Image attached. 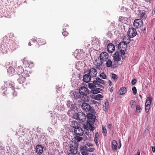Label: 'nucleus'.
<instances>
[{
	"label": "nucleus",
	"instance_id": "obj_49",
	"mask_svg": "<svg viewBox=\"0 0 155 155\" xmlns=\"http://www.w3.org/2000/svg\"><path fill=\"white\" fill-rule=\"evenodd\" d=\"M61 120L63 121L65 119V115L64 114H62L61 115Z\"/></svg>",
	"mask_w": 155,
	"mask_h": 155
},
{
	"label": "nucleus",
	"instance_id": "obj_38",
	"mask_svg": "<svg viewBox=\"0 0 155 155\" xmlns=\"http://www.w3.org/2000/svg\"><path fill=\"white\" fill-rule=\"evenodd\" d=\"M150 108V105L145 104V110L146 113H148L149 112Z\"/></svg>",
	"mask_w": 155,
	"mask_h": 155
},
{
	"label": "nucleus",
	"instance_id": "obj_46",
	"mask_svg": "<svg viewBox=\"0 0 155 155\" xmlns=\"http://www.w3.org/2000/svg\"><path fill=\"white\" fill-rule=\"evenodd\" d=\"M48 130L49 131V132L51 133H53L54 132V131L53 129L51 127H49L48 128Z\"/></svg>",
	"mask_w": 155,
	"mask_h": 155
},
{
	"label": "nucleus",
	"instance_id": "obj_31",
	"mask_svg": "<svg viewBox=\"0 0 155 155\" xmlns=\"http://www.w3.org/2000/svg\"><path fill=\"white\" fill-rule=\"evenodd\" d=\"M96 80L99 82V83H101L103 84L104 85L105 84V83L104 80L101 79L100 78L97 77L96 78Z\"/></svg>",
	"mask_w": 155,
	"mask_h": 155
},
{
	"label": "nucleus",
	"instance_id": "obj_15",
	"mask_svg": "<svg viewBox=\"0 0 155 155\" xmlns=\"http://www.w3.org/2000/svg\"><path fill=\"white\" fill-rule=\"evenodd\" d=\"M70 151L71 152V153H73L74 154L77 153L78 152L77 147L75 145H72L71 144L70 146Z\"/></svg>",
	"mask_w": 155,
	"mask_h": 155
},
{
	"label": "nucleus",
	"instance_id": "obj_45",
	"mask_svg": "<svg viewBox=\"0 0 155 155\" xmlns=\"http://www.w3.org/2000/svg\"><path fill=\"white\" fill-rule=\"evenodd\" d=\"M39 42L40 44L41 45L44 44L45 43V41L43 39H41L39 40Z\"/></svg>",
	"mask_w": 155,
	"mask_h": 155
},
{
	"label": "nucleus",
	"instance_id": "obj_21",
	"mask_svg": "<svg viewBox=\"0 0 155 155\" xmlns=\"http://www.w3.org/2000/svg\"><path fill=\"white\" fill-rule=\"evenodd\" d=\"M18 74L19 75H21V74H24L23 73L24 70L23 68L21 66H18L16 69Z\"/></svg>",
	"mask_w": 155,
	"mask_h": 155
},
{
	"label": "nucleus",
	"instance_id": "obj_1",
	"mask_svg": "<svg viewBox=\"0 0 155 155\" xmlns=\"http://www.w3.org/2000/svg\"><path fill=\"white\" fill-rule=\"evenodd\" d=\"M87 117L88 119L87 122L84 125V128L86 130V132H85L86 134L89 137V133L87 131L90 130V131H92L94 130V123L95 122L96 117L94 116L93 117Z\"/></svg>",
	"mask_w": 155,
	"mask_h": 155
},
{
	"label": "nucleus",
	"instance_id": "obj_7",
	"mask_svg": "<svg viewBox=\"0 0 155 155\" xmlns=\"http://www.w3.org/2000/svg\"><path fill=\"white\" fill-rule=\"evenodd\" d=\"M80 151L82 155H89L88 152H92L93 150H91L87 149V147L86 146H81L80 148Z\"/></svg>",
	"mask_w": 155,
	"mask_h": 155
},
{
	"label": "nucleus",
	"instance_id": "obj_47",
	"mask_svg": "<svg viewBox=\"0 0 155 155\" xmlns=\"http://www.w3.org/2000/svg\"><path fill=\"white\" fill-rule=\"evenodd\" d=\"M137 80L135 79H133L131 81V84L132 85H134L136 83Z\"/></svg>",
	"mask_w": 155,
	"mask_h": 155
},
{
	"label": "nucleus",
	"instance_id": "obj_56",
	"mask_svg": "<svg viewBox=\"0 0 155 155\" xmlns=\"http://www.w3.org/2000/svg\"><path fill=\"white\" fill-rule=\"evenodd\" d=\"M13 95L14 96H16L17 95V93L15 91L13 92Z\"/></svg>",
	"mask_w": 155,
	"mask_h": 155
},
{
	"label": "nucleus",
	"instance_id": "obj_58",
	"mask_svg": "<svg viewBox=\"0 0 155 155\" xmlns=\"http://www.w3.org/2000/svg\"><path fill=\"white\" fill-rule=\"evenodd\" d=\"M111 127V125L110 124H108L107 126V128L110 130Z\"/></svg>",
	"mask_w": 155,
	"mask_h": 155
},
{
	"label": "nucleus",
	"instance_id": "obj_35",
	"mask_svg": "<svg viewBox=\"0 0 155 155\" xmlns=\"http://www.w3.org/2000/svg\"><path fill=\"white\" fill-rule=\"evenodd\" d=\"M111 77L112 79L115 81H116L118 78V76L114 74H112L111 75Z\"/></svg>",
	"mask_w": 155,
	"mask_h": 155
},
{
	"label": "nucleus",
	"instance_id": "obj_11",
	"mask_svg": "<svg viewBox=\"0 0 155 155\" xmlns=\"http://www.w3.org/2000/svg\"><path fill=\"white\" fill-rule=\"evenodd\" d=\"M88 74L91 78L95 77L97 75V71L95 68H92L88 70Z\"/></svg>",
	"mask_w": 155,
	"mask_h": 155
},
{
	"label": "nucleus",
	"instance_id": "obj_41",
	"mask_svg": "<svg viewBox=\"0 0 155 155\" xmlns=\"http://www.w3.org/2000/svg\"><path fill=\"white\" fill-rule=\"evenodd\" d=\"M136 110L137 112L140 113L141 110V109L139 106L137 105L136 106Z\"/></svg>",
	"mask_w": 155,
	"mask_h": 155
},
{
	"label": "nucleus",
	"instance_id": "obj_23",
	"mask_svg": "<svg viewBox=\"0 0 155 155\" xmlns=\"http://www.w3.org/2000/svg\"><path fill=\"white\" fill-rule=\"evenodd\" d=\"M129 36H125L123 38V41H122V42H124L125 44H129L130 41V38Z\"/></svg>",
	"mask_w": 155,
	"mask_h": 155
},
{
	"label": "nucleus",
	"instance_id": "obj_30",
	"mask_svg": "<svg viewBox=\"0 0 155 155\" xmlns=\"http://www.w3.org/2000/svg\"><path fill=\"white\" fill-rule=\"evenodd\" d=\"M103 97V96L100 94H98L94 97V99L98 101L100 100L101 98Z\"/></svg>",
	"mask_w": 155,
	"mask_h": 155
},
{
	"label": "nucleus",
	"instance_id": "obj_25",
	"mask_svg": "<svg viewBox=\"0 0 155 155\" xmlns=\"http://www.w3.org/2000/svg\"><path fill=\"white\" fill-rule=\"evenodd\" d=\"M127 92L126 88L125 87H122L120 88L119 91V94L123 95L125 94Z\"/></svg>",
	"mask_w": 155,
	"mask_h": 155
},
{
	"label": "nucleus",
	"instance_id": "obj_39",
	"mask_svg": "<svg viewBox=\"0 0 155 155\" xmlns=\"http://www.w3.org/2000/svg\"><path fill=\"white\" fill-rule=\"evenodd\" d=\"M100 77L103 79H105L106 78V75L103 72L100 74Z\"/></svg>",
	"mask_w": 155,
	"mask_h": 155
},
{
	"label": "nucleus",
	"instance_id": "obj_32",
	"mask_svg": "<svg viewBox=\"0 0 155 155\" xmlns=\"http://www.w3.org/2000/svg\"><path fill=\"white\" fill-rule=\"evenodd\" d=\"M71 125L73 127L75 128V127H77L78 126V124L77 121H73L72 122Z\"/></svg>",
	"mask_w": 155,
	"mask_h": 155
},
{
	"label": "nucleus",
	"instance_id": "obj_44",
	"mask_svg": "<svg viewBox=\"0 0 155 155\" xmlns=\"http://www.w3.org/2000/svg\"><path fill=\"white\" fill-rule=\"evenodd\" d=\"M132 90L134 95H135L137 94V89L135 87H132Z\"/></svg>",
	"mask_w": 155,
	"mask_h": 155
},
{
	"label": "nucleus",
	"instance_id": "obj_13",
	"mask_svg": "<svg viewBox=\"0 0 155 155\" xmlns=\"http://www.w3.org/2000/svg\"><path fill=\"white\" fill-rule=\"evenodd\" d=\"M74 132L76 134L79 135H82L84 133L83 130L79 127H75Z\"/></svg>",
	"mask_w": 155,
	"mask_h": 155
},
{
	"label": "nucleus",
	"instance_id": "obj_33",
	"mask_svg": "<svg viewBox=\"0 0 155 155\" xmlns=\"http://www.w3.org/2000/svg\"><path fill=\"white\" fill-rule=\"evenodd\" d=\"M57 117H52L51 118V122L52 123V124L54 125L57 123Z\"/></svg>",
	"mask_w": 155,
	"mask_h": 155
},
{
	"label": "nucleus",
	"instance_id": "obj_60",
	"mask_svg": "<svg viewBox=\"0 0 155 155\" xmlns=\"http://www.w3.org/2000/svg\"><path fill=\"white\" fill-rule=\"evenodd\" d=\"M121 143L120 142H120L119 143L118 146V148L120 149L121 147Z\"/></svg>",
	"mask_w": 155,
	"mask_h": 155
},
{
	"label": "nucleus",
	"instance_id": "obj_8",
	"mask_svg": "<svg viewBox=\"0 0 155 155\" xmlns=\"http://www.w3.org/2000/svg\"><path fill=\"white\" fill-rule=\"evenodd\" d=\"M143 25V22L140 19H137L135 20L133 23L134 26L137 28L142 26Z\"/></svg>",
	"mask_w": 155,
	"mask_h": 155
},
{
	"label": "nucleus",
	"instance_id": "obj_42",
	"mask_svg": "<svg viewBox=\"0 0 155 155\" xmlns=\"http://www.w3.org/2000/svg\"><path fill=\"white\" fill-rule=\"evenodd\" d=\"M93 83H94V85L95 86V87H98L100 84L98 82H97L96 80H94L93 81Z\"/></svg>",
	"mask_w": 155,
	"mask_h": 155
},
{
	"label": "nucleus",
	"instance_id": "obj_18",
	"mask_svg": "<svg viewBox=\"0 0 155 155\" xmlns=\"http://www.w3.org/2000/svg\"><path fill=\"white\" fill-rule=\"evenodd\" d=\"M67 104L68 107H69L71 109L72 111L73 110H74L76 108V106L74 103L70 101H67Z\"/></svg>",
	"mask_w": 155,
	"mask_h": 155
},
{
	"label": "nucleus",
	"instance_id": "obj_43",
	"mask_svg": "<svg viewBox=\"0 0 155 155\" xmlns=\"http://www.w3.org/2000/svg\"><path fill=\"white\" fill-rule=\"evenodd\" d=\"M135 101L134 100H132L130 101L131 107L132 108H134L135 106V105L134 104Z\"/></svg>",
	"mask_w": 155,
	"mask_h": 155
},
{
	"label": "nucleus",
	"instance_id": "obj_40",
	"mask_svg": "<svg viewBox=\"0 0 155 155\" xmlns=\"http://www.w3.org/2000/svg\"><path fill=\"white\" fill-rule=\"evenodd\" d=\"M95 114L94 113H93L92 112H89L88 113L87 116V117H93V116H94Z\"/></svg>",
	"mask_w": 155,
	"mask_h": 155
},
{
	"label": "nucleus",
	"instance_id": "obj_22",
	"mask_svg": "<svg viewBox=\"0 0 155 155\" xmlns=\"http://www.w3.org/2000/svg\"><path fill=\"white\" fill-rule=\"evenodd\" d=\"M117 143L115 140H113L112 143V148L113 150H117Z\"/></svg>",
	"mask_w": 155,
	"mask_h": 155
},
{
	"label": "nucleus",
	"instance_id": "obj_12",
	"mask_svg": "<svg viewBox=\"0 0 155 155\" xmlns=\"http://www.w3.org/2000/svg\"><path fill=\"white\" fill-rule=\"evenodd\" d=\"M108 55L107 52H103L100 55V58L104 61H106L108 59Z\"/></svg>",
	"mask_w": 155,
	"mask_h": 155
},
{
	"label": "nucleus",
	"instance_id": "obj_36",
	"mask_svg": "<svg viewBox=\"0 0 155 155\" xmlns=\"http://www.w3.org/2000/svg\"><path fill=\"white\" fill-rule=\"evenodd\" d=\"M75 138L77 142H79L83 139L82 137L78 136H76L75 137Z\"/></svg>",
	"mask_w": 155,
	"mask_h": 155
},
{
	"label": "nucleus",
	"instance_id": "obj_2",
	"mask_svg": "<svg viewBox=\"0 0 155 155\" xmlns=\"http://www.w3.org/2000/svg\"><path fill=\"white\" fill-rule=\"evenodd\" d=\"M79 92L82 97V100L86 102L89 101L90 98L87 96L89 93V91L87 88L84 86L81 87L79 89Z\"/></svg>",
	"mask_w": 155,
	"mask_h": 155
},
{
	"label": "nucleus",
	"instance_id": "obj_5",
	"mask_svg": "<svg viewBox=\"0 0 155 155\" xmlns=\"http://www.w3.org/2000/svg\"><path fill=\"white\" fill-rule=\"evenodd\" d=\"M127 35L130 38H133L137 34L136 29L133 28H129L127 31Z\"/></svg>",
	"mask_w": 155,
	"mask_h": 155
},
{
	"label": "nucleus",
	"instance_id": "obj_29",
	"mask_svg": "<svg viewBox=\"0 0 155 155\" xmlns=\"http://www.w3.org/2000/svg\"><path fill=\"white\" fill-rule=\"evenodd\" d=\"M152 100V98L150 97H148L146 99L145 104H147V105H150Z\"/></svg>",
	"mask_w": 155,
	"mask_h": 155
},
{
	"label": "nucleus",
	"instance_id": "obj_3",
	"mask_svg": "<svg viewBox=\"0 0 155 155\" xmlns=\"http://www.w3.org/2000/svg\"><path fill=\"white\" fill-rule=\"evenodd\" d=\"M127 48V45L124 42H121L118 45V48L120 51V53L121 56L124 55L125 54V51Z\"/></svg>",
	"mask_w": 155,
	"mask_h": 155
},
{
	"label": "nucleus",
	"instance_id": "obj_64",
	"mask_svg": "<svg viewBox=\"0 0 155 155\" xmlns=\"http://www.w3.org/2000/svg\"><path fill=\"white\" fill-rule=\"evenodd\" d=\"M112 82L110 81H109V84L110 85V86L112 84Z\"/></svg>",
	"mask_w": 155,
	"mask_h": 155
},
{
	"label": "nucleus",
	"instance_id": "obj_16",
	"mask_svg": "<svg viewBox=\"0 0 155 155\" xmlns=\"http://www.w3.org/2000/svg\"><path fill=\"white\" fill-rule=\"evenodd\" d=\"M36 152L39 154H41L43 152V147L39 145L36 146L35 148Z\"/></svg>",
	"mask_w": 155,
	"mask_h": 155
},
{
	"label": "nucleus",
	"instance_id": "obj_28",
	"mask_svg": "<svg viewBox=\"0 0 155 155\" xmlns=\"http://www.w3.org/2000/svg\"><path fill=\"white\" fill-rule=\"evenodd\" d=\"M15 71L14 68L12 67H9L7 70L8 72L10 74H12L14 73Z\"/></svg>",
	"mask_w": 155,
	"mask_h": 155
},
{
	"label": "nucleus",
	"instance_id": "obj_63",
	"mask_svg": "<svg viewBox=\"0 0 155 155\" xmlns=\"http://www.w3.org/2000/svg\"><path fill=\"white\" fill-rule=\"evenodd\" d=\"M135 155H140V152L139 150H138L137 152V154Z\"/></svg>",
	"mask_w": 155,
	"mask_h": 155
},
{
	"label": "nucleus",
	"instance_id": "obj_4",
	"mask_svg": "<svg viewBox=\"0 0 155 155\" xmlns=\"http://www.w3.org/2000/svg\"><path fill=\"white\" fill-rule=\"evenodd\" d=\"M103 61L99 58L95 60V65L97 69L99 70L102 69V67L103 66Z\"/></svg>",
	"mask_w": 155,
	"mask_h": 155
},
{
	"label": "nucleus",
	"instance_id": "obj_20",
	"mask_svg": "<svg viewBox=\"0 0 155 155\" xmlns=\"http://www.w3.org/2000/svg\"><path fill=\"white\" fill-rule=\"evenodd\" d=\"M24 75V74H21V75H19V77L18 79V81L19 83L22 84L25 81V78Z\"/></svg>",
	"mask_w": 155,
	"mask_h": 155
},
{
	"label": "nucleus",
	"instance_id": "obj_34",
	"mask_svg": "<svg viewBox=\"0 0 155 155\" xmlns=\"http://www.w3.org/2000/svg\"><path fill=\"white\" fill-rule=\"evenodd\" d=\"M102 129L103 131V135L104 136H106V134L107 133V131L106 127H103L102 126Z\"/></svg>",
	"mask_w": 155,
	"mask_h": 155
},
{
	"label": "nucleus",
	"instance_id": "obj_48",
	"mask_svg": "<svg viewBox=\"0 0 155 155\" xmlns=\"http://www.w3.org/2000/svg\"><path fill=\"white\" fill-rule=\"evenodd\" d=\"M30 63L31 64V65L30 66V64H28L26 66V67H29V68H31L33 66V62H30Z\"/></svg>",
	"mask_w": 155,
	"mask_h": 155
},
{
	"label": "nucleus",
	"instance_id": "obj_51",
	"mask_svg": "<svg viewBox=\"0 0 155 155\" xmlns=\"http://www.w3.org/2000/svg\"><path fill=\"white\" fill-rule=\"evenodd\" d=\"M97 102L96 101H94V100H91V104H96Z\"/></svg>",
	"mask_w": 155,
	"mask_h": 155
},
{
	"label": "nucleus",
	"instance_id": "obj_26",
	"mask_svg": "<svg viewBox=\"0 0 155 155\" xmlns=\"http://www.w3.org/2000/svg\"><path fill=\"white\" fill-rule=\"evenodd\" d=\"M106 65L107 67H112V61L110 59H108L107 60Z\"/></svg>",
	"mask_w": 155,
	"mask_h": 155
},
{
	"label": "nucleus",
	"instance_id": "obj_10",
	"mask_svg": "<svg viewBox=\"0 0 155 155\" xmlns=\"http://www.w3.org/2000/svg\"><path fill=\"white\" fill-rule=\"evenodd\" d=\"M76 119L80 120L81 121H84L86 119L85 114L82 112H78L76 114Z\"/></svg>",
	"mask_w": 155,
	"mask_h": 155
},
{
	"label": "nucleus",
	"instance_id": "obj_19",
	"mask_svg": "<svg viewBox=\"0 0 155 155\" xmlns=\"http://www.w3.org/2000/svg\"><path fill=\"white\" fill-rule=\"evenodd\" d=\"M91 78L89 74H85L83 75V80L84 82L88 83L91 81Z\"/></svg>",
	"mask_w": 155,
	"mask_h": 155
},
{
	"label": "nucleus",
	"instance_id": "obj_55",
	"mask_svg": "<svg viewBox=\"0 0 155 155\" xmlns=\"http://www.w3.org/2000/svg\"><path fill=\"white\" fill-rule=\"evenodd\" d=\"M151 148L152 149V152L154 153L155 152V146H152Z\"/></svg>",
	"mask_w": 155,
	"mask_h": 155
},
{
	"label": "nucleus",
	"instance_id": "obj_50",
	"mask_svg": "<svg viewBox=\"0 0 155 155\" xmlns=\"http://www.w3.org/2000/svg\"><path fill=\"white\" fill-rule=\"evenodd\" d=\"M94 141L97 145L98 143L97 142V137L96 136L94 138Z\"/></svg>",
	"mask_w": 155,
	"mask_h": 155
},
{
	"label": "nucleus",
	"instance_id": "obj_57",
	"mask_svg": "<svg viewBox=\"0 0 155 155\" xmlns=\"http://www.w3.org/2000/svg\"><path fill=\"white\" fill-rule=\"evenodd\" d=\"M146 30V28H144L143 29H141L142 31L143 32V33H144V34L145 33Z\"/></svg>",
	"mask_w": 155,
	"mask_h": 155
},
{
	"label": "nucleus",
	"instance_id": "obj_6",
	"mask_svg": "<svg viewBox=\"0 0 155 155\" xmlns=\"http://www.w3.org/2000/svg\"><path fill=\"white\" fill-rule=\"evenodd\" d=\"M70 95L72 98L75 99H81L82 97L81 95L79 92L74 91H71L70 92Z\"/></svg>",
	"mask_w": 155,
	"mask_h": 155
},
{
	"label": "nucleus",
	"instance_id": "obj_14",
	"mask_svg": "<svg viewBox=\"0 0 155 155\" xmlns=\"http://www.w3.org/2000/svg\"><path fill=\"white\" fill-rule=\"evenodd\" d=\"M107 50L109 53L113 52L115 49L114 45L112 43L109 44L107 46Z\"/></svg>",
	"mask_w": 155,
	"mask_h": 155
},
{
	"label": "nucleus",
	"instance_id": "obj_37",
	"mask_svg": "<svg viewBox=\"0 0 155 155\" xmlns=\"http://www.w3.org/2000/svg\"><path fill=\"white\" fill-rule=\"evenodd\" d=\"M88 87L90 88L93 89V88H95V86L94 85V83H89L88 84Z\"/></svg>",
	"mask_w": 155,
	"mask_h": 155
},
{
	"label": "nucleus",
	"instance_id": "obj_27",
	"mask_svg": "<svg viewBox=\"0 0 155 155\" xmlns=\"http://www.w3.org/2000/svg\"><path fill=\"white\" fill-rule=\"evenodd\" d=\"M147 17V14L145 12H142L140 13V17L142 19H145Z\"/></svg>",
	"mask_w": 155,
	"mask_h": 155
},
{
	"label": "nucleus",
	"instance_id": "obj_52",
	"mask_svg": "<svg viewBox=\"0 0 155 155\" xmlns=\"http://www.w3.org/2000/svg\"><path fill=\"white\" fill-rule=\"evenodd\" d=\"M62 34L64 36H67L68 34V33L66 31H64L62 32Z\"/></svg>",
	"mask_w": 155,
	"mask_h": 155
},
{
	"label": "nucleus",
	"instance_id": "obj_24",
	"mask_svg": "<svg viewBox=\"0 0 155 155\" xmlns=\"http://www.w3.org/2000/svg\"><path fill=\"white\" fill-rule=\"evenodd\" d=\"M100 89L95 87V88L92 89L91 91V92L94 94H96L99 93L100 92Z\"/></svg>",
	"mask_w": 155,
	"mask_h": 155
},
{
	"label": "nucleus",
	"instance_id": "obj_62",
	"mask_svg": "<svg viewBox=\"0 0 155 155\" xmlns=\"http://www.w3.org/2000/svg\"><path fill=\"white\" fill-rule=\"evenodd\" d=\"M152 0H145L147 2L150 3Z\"/></svg>",
	"mask_w": 155,
	"mask_h": 155
},
{
	"label": "nucleus",
	"instance_id": "obj_53",
	"mask_svg": "<svg viewBox=\"0 0 155 155\" xmlns=\"http://www.w3.org/2000/svg\"><path fill=\"white\" fill-rule=\"evenodd\" d=\"M124 17H120L119 19V21H122L124 19Z\"/></svg>",
	"mask_w": 155,
	"mask_h": 155
},
{
	"label": "nucleus",
	"instance_id": "obj_9",
	"mask_svg": "<svg viewBox=\"0 0 155 155\" xmlns=\"http://www.w3.org/2000/svg\"><path fill=\"white\" fill-rule=\"evenodd\" d=\"M81 107L83 110L86 112L91 111L92 110V107L88 104L85 103H83L81 105Z\"/></svg>",
	"mask_w": 155,
	"mask_h": 155
},
{
	"label": "nucleus",
	"instance_id": "obj_17",
	"mask_svg": "<svg viewBox=\"0 0 155 155\" xmlns=\"http://www.w3.org/2000/svg\"><path fill=\"white\" fill-rule=\"evenodd\" d=\"M121 57L119 54V52L117 51L113 55V60L114 61H120Z\"/></svg>",
	"mask_w": 155,
	"mask_h": 155
},
{
	"label": "nucleus",
	"instance_id": "obj_59",
	"mask_svg": "<svg viewBox=\"0 0 155 155\" xmlns=\"http://www.w3.org/2000/svg\"><path fill=\"white\" fill-rule=\"evenodd\" d=\"M109 105V103L108 102H106L105 103V106H107L108 107Z\"/></svg>",
	"mask_w": 155,
	"mask_h": 155
},
{
	"label": "nucleus",
	"instance_id": "obj_61",
	"mask_svg": "<svg viewBox=\"0 0 155 155\" xmlns=\"http://www.w3.org/2000/svg\"><path fill=\"white\" fill-rule=\"evenodd\" d=\"M98 87H99L100 88H104V86H102V85L100 84H99V86Z\"/></svg>",
	"mask_w": 155,
	"mask_h": 155
},
{
	"label": "nucleus",
	"instance_id": "obj_54",
	"mask_svg": "<svg viewBox=\"0 0 155 155\" xmlns=\"http://www.w3.org/2000/svg\"><path fill=\"white\" fill-rule=\"evenodd\" d=\"M108 108V107H107V106H104L103 107V110L104 111H106L107 110Z\"/></svg>",
	"mask_w": 155,
	"mask_h": 155
}]
</instances>
